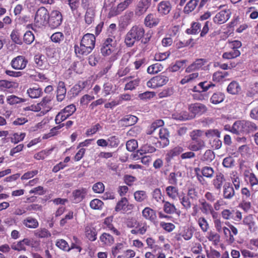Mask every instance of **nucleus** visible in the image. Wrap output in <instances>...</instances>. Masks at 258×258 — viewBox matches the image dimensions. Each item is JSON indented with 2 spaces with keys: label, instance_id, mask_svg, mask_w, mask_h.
Listing matches in <instances>:
<instances>
[{
  "label": "nucleus",
  "instance_id": "nucleus-42",
  "mask_svg": "<svg viewBox=\"0 0 258 258\" xmlns=\"http://www.w3.org/2000/svg\"><path fill=\"white\" fill-rule=\"evenodd\" d=\"M244 177L248 179L249 183L252 188L254 186L258 185V179L254 173L249 171L245 172Z\"/></svg>",
  "mask_w": 258,
  "mask_h": 258
},
{
  "label": "nucleus",
  "instance_id": "nucleus-24",
  "mask_svg": "<svg viewBox=\"0 0 258 258\" xmlns=\"http://www.w3.org/2000/svg\"><path fill=\"white\" fill-rule=\"evenodd\" d=\"M99 240L103 247L111 246L115 241L113 236L109 233L103 232L99 237Z\"/></svg>",
  "mask_w": 258,
  "mask_h": 258
},
{
  "label": "nucleus",
  "instance_id": "nucleus-9",
  "mask_svg": "<svg viewBox=\"0 0 258 258\" xmlns=\"http://www.w3.org/2000/svg\"><path fill=\"white\" fill-rule=\"evenodd\" d=\"M221 214L223 219L232 220L235 223H239L242 219V213L237 209H224Z\"/></svg>",
  "mask_w": 258,
  "mask_h": 258
},
{
  "label": "nucleus",
  "instance_id": "nucleus-33",
  "mask_svg": "<svg viewBox=\"0 0 258 258\" xmlns=\"http://www.w3.org/2000/svg\"><path fill=\"white\" fill-rule=\"evenodd\" d=\"M142 213L145 219L151 222L154 221L157 217L156 211L149 207L144 208Z\"/></svg>",
  "mask_w": 258,
  "mask_h": 258
},
{
  "label": "nucleus",
  "instance_id": "nucleus-47",
  "mask_svg": "<svg viewBox=\"0 0 258 258\" xmlns=\"http://www.w3.org/2000/svg\"><path fill=\"white\" fill-rule=\"evenodd\" d=\"M163 69V66L160 63H156L148 67L147 72L150 74H155L162 71Z\"/></svg>",
  "mask_w": 258,
  "mask_h": 258
},
{
  "label": "nucleus",
  "instance_id": "nucleus-31",
  "mask_svg": "<svg viewBox=\"0 0 258 258\" xmlns=\"http://www.w3.org/2000/svg\"><path fill=\"white\" fill-rule=\"evenodd\" d=\"M226 90L231 95H238L241 92V88L238 82L233 81L228 85Z\"/></svg>",
  "mask_w": 258,
  "mask_h": 258
},
{
  "label": "nucleus",
  "instance_id": "nucleus-8",
  "mask_svg": "<svg viewBox=\"0 0 258 258\" xmlns=\"http://www.w3.org/2000/svg\"><path fill=\"white\" fill-rule=\"evenodd\" d=\"M116 41L113 36L106 38L100 48V52L104 56H108L114 52L116 49Z\"/></svg>",
  "mask_w": 258,
  "mask_h": 258
},
{
  "label": "nucleus",
  "instance_id": "nucleus-52",
  "mask_svg": "<svg viewBox=\"0 0 258 258\" xmlns=\"http://www.w3.org/2000/svg\"><path fill=\"white\" fill-rule=\"evenodd\" d=\"M207 238L209 241H212L214 245L218 244L220 240V235L212 231L208 233Z\"/></svg>",
  "mask_w": 258,
  "mask_h": 258
},
{
  "label": "nucleus",
  "instance_id": "nucleus-7",
  "mask_svg": "<svg viewBox=\"0 0 258 258\" xmlns=\"http://www.w3.org/2000/svg\"><path fill=\"white\" fill-rule=\"evenodd\" d=\"M227 227L224 226L223 234L225 242L228 245L232 244L235 241V236L238 234V229L229 222L225 223Z\"/></svg>",
  "mask_w": 258,
  "mask_h": 258
},
{
  "label": "nucleus",
  "instance_id": "nucleus-14",
  "mask_svg": "<svg viewBox=\"0 0 258 258\" xmlns=\"http://www.w3.org/2000/svg\"><path fill=\"white\" fill-rule=\"evenodd\" d=\"M28 63V60L24 56L19 55L13 58L11 66L15 70H22L24 69Z\"/></svg>",
  "mask_w": 258,
  "mask_h": 258
},
{
  "label": "nucleus",
  "instance_id": "nucleus-11",
  "mask_svg": "<svg viewBox=\"0 0 258 258\" xmlns=\"http://www.w3.org/2000/svg\"><path fill=\"white\" fill-rule=\"evenodd\" d=\"M63 20L61 13L58 10H53L49 15L48 23L51 29L58 28L62 23Z\"/></svg>",
  "mask_w": 258,
  "mask_h": 258
},
{
  "label": "nucleus",
  "instance_id": "nucleus-32",
  "mask_svg": "<svg viewBox=\"0 0 258 258\" xmlns=\"http://www.w3.org/2000/svg\"><path fill=\"white\" fill-rule=\"evenodd\" d=\"M183 148L178 146L169 150L166 154L165 159L166 161H170L174 157L179 155L183 152Z\"/></svg>",
  "mask_w": 258,
  "mask_h": 258
},
{
  "label": "nucleus",
  "instance_id": "nucleus-56",
  "mask_svg": "<svg viewBox=\"0 0 258 258\" xmlns=\"http://www.w3.org/2000/svg\"><path fill=\"white\" fill-rule=\"evenodd\" d=\"M204 135V131L200 130H197L193 131L190 133V137L191 139V142H198L200 141H203L201 137Z\"/></svg>",
  "mask_w": 258,
  "mask_h": 258
},
{
  "label": "nucleus",
  "instance_id": "nucleus-27",
  "mask_svg": "<svg viewBox=\"0 0 258 258\" xmlns=\"http://www.w3.org/2000/svg\"><path fill=\"white\" fill-rule=\"evenodd\" d=\"M207 62V60L204 58L197 59L192 63L189 65L185 69V72L187 73L199 70Z\"/></svg>",
  "mask_w": 258,
  "mask_h": 258
},
{
  "label": "nucleus",
  "instance_id": "nucleus-2",
  "mask_svg": "<svg viewBox=\"0 0 258 258\" xmlns=\"http://www.w3.org/2000/svg\"><path fill=\"white\" fill-rule=\"evenodd\" d=\"M145 30L141 25H134L124 37V43L127 47L133 46L136 41H140L145 36Z\"/></svg>",
  "mask_w": 258,
  "mask_h": 258
},
{
  "label": "nucleus",
  "instance_id": "nucleus-37",
  "mask_svg": "<svg viewBox=\"0 0 258 258\" xmlns=\"http://www.w3.org/2000/svg\"><path fill=\"white\" fill-rule=\"evenodd\" d=\"M163 211L165 213L170 215L177 213V209L176 208L174 204L164 200H163Z\"/></svg>",
  "mask_w": 258,
  "mask_h": 258
},
{
  "label": "nucleus",
  "instance_id": "nucleus-4",
  "mask_svg": "<svg viewBox=\"0 0 258 258\" xmlns=\"http://www.w3.org/2000/svg\"><path fill=\"white\" fill-rule=\"evenodd\" d=\"M188 110L191 114L190 116L187 114L186 112H182L179 114L177 119L180 120H186L195 117L196 116H200L207 111V108L203 104L195 103L188 106Z\"/></svg>",
  "mask_w": 258,
  "mask_h": 258
},
{
  "label": "nucleus",
  "instance_id": "nucleus-62",
  "mask_svg": "<svg viewBox=\"0 0 258 258\" xmlns=\"http://www.w3.org/2000/svg\"><path fill=\"white\" fill-rule=\"evenodd\" d=\"M34 235L36 237L43 238L50 236L51 234L47 229L43 228L36 230L34 232Z\"/></svg>",
  "mask_w": 258,
  "mask_h": 258
},
{
  "label": "nucleus",
  "instance_id": "nucleus-34",
  "mask_svg": "<svg viewBox=\"0 0 258 258\" xmlns=\"http://www.w3.org/2000/svg\"><path fill=\"white\" fill-rule=\"evenodd\" d=\"M113 219V218L112 216L106 217L104 219L103 223L106 225V228L110 230L114 235L116 236H120L121 235V232L114 227L112 224Z\"/></svg>",
  "mask_w": 258,
  "mask_h": 258
},
{
  "label": "nucleus",
  "instance_id": "nucleus-10",
  "mask_svg": "<svg viewBox=\"0 0 258 258\" xmlns=\"http://www.w3.org/2000/svg\"><path fill=\"white\" fill-rule=\"evenodd\" d=\"M226 7V8L220 11L216 14L213 18V21L215 23L218 25L223 24L226 23L230 18L231 13L230 10L227 8V6L223 5L218 7L219 9H221Z\"/></svg>",
  "mask_w": 258,
  "mask_h": 258
},
{
  "label": "nucleus",
  "instance_id": "nucleus-55",
  "mask_svg": "<svg viewBox=\"0 0 258 258\" xmlns=\"http://www.w3.org/2000/svg\"><path fill=\"white\" fill-rule=\"evenodd\" d=\"M17 83L14 82L9 81L6 80H0V88L1 89H11L16 87Z\"/></svg>",
  "mask_w": 258,
  "mask_h": 258
},
{
  "label": "nucleus",
  "instance_id": "nucleus-15",
  "mask_svg": "<svg viewBox=\"0 0 258 258\" xmlns=\"http://www.w3.org/2000/svg\"><path fill=\"white\" fill-rule=\"evenodd\" d=\"M172 8V5L169 1H162L158 4L157 10L160 16H164L170 13Z\"/></svg>",
  "mask_w": 258,
  "mask_h": 258
},
{
  "label": "nucleus",
  "instance_id": "nucleus-26",
  "mask_svg": "<svg viewBox=\"0 0 258 258\" xmlns=\"http://www.w3.org/2000/svg\"><path fill=\"white\" fill-rule=\"evenodd\" d=\"M200 210L205 215H209L210 213H214V210L211 204L207 202L205 199L199 200Z\"/></svg>",
  "mask_w": 258,
  "mask_h": 258
},
{
  "label": "nucleus",
  "instance_id": "nucleus-59",
  "mask_svg": "<svg viewBox=\"0 0 258 258\" xmlns=\"http://www.w3.org/2000/svg\"><path fill=\"white\" fill-rule=\"evenodd\" d=\"M53 150V148H51L49 150H43L41 151L40 152L35 154L34 156V158L38 160H43L46 157L49 155L51 152Z\"/></svg>",
  "mask_w": 258,
  "mask_h": 258
},
{
  "label": "nucleus",
  "instance_id": "nucleus-54",
  "mask_svg": "<svg viewBox=\"0 0 258 258\" xmlns=\"http://www.w3.org/2000/svg\"><path fill=\"white\" fill-rule=\"evenodd\" d=\"M201 173L204 177L211 179L214 176V170L210 166H204L201 169Z\"/></svg>",
  "mask_w": 258,
  "mask_h": 258
},
{
  "label": "nucleus",
  "instance_id": "nucleus-53",
  "mask_svg": "<svg viewBox=\"0 0 258 258\" xmlns=\"http://www.w3.org/2000/svg\"><path fill=\"white\" fill-rule=\"evenodd\" d=\"M25 136V133H21L20 134H19L18 133H16L12 135L10 138V140L12 143L16 144L20 142L23 141Z\"/></svg>",
  "mask_w": 258,
  "mask_h": 258
},
{
  "label": "nucleus",
  "instance_id": "nucleus-38",
  "mask_svg": "<svg viewBox=\"0 0 258 258\" xmlns=\"http://www.w3.org/2000/svg\"><path fill=\"white\" fill-rule=\"evenodd\" d=\"M138 117L133 115L124 116L120 120L123 125L128 126L135 124L138 121Z\"/></svg>",
  "mask_w": 258,
  "mask_h": 258
},
{
  "label": "nucleus",
  "instance_id": "nucleus-19",
  "mask_svg": "<svg viewBox=\"0 0 258 258\" xmlns=\"http://www.w3.org/2000/svg\"><path fill=\"white\" fill-rule=\"evenodd\" d=\"M222 196L224 199L231 200L235 196V191L232 185L228 182L223 187Z\"/></svg>",
  "mask_w": 258,
  "mask_h": 258
},
{
  "label": "nucleus",
  "instance_id": "nucleus-39",
  "mask_svg": "<svg viewBox=\"0 0 258 258\" xmlns=\"http://www.w3.org/2000/svg\"><path fill=\"white\" fill-rule=\"evenodd\" d=\"M199 2V0L189 1L183 8V11L184 13L185 14H189L191 12H193L198 6Z\"/></svg>",
  "mask_w": 258,
  "mask_h": 258
},
{
  "label": "nucleus",
  "instance_id": "nucleus-48",
  "mask_svg": "<svg viewBox=\"0 0 258 258\" xmlns=\"http://www.w3.org/2000/svg\"><path fill=\"white\" fill-rule=\"evenodd\" d=\"M156 148L150 144H145L143 145L140 150L138 151V153L140 155L145 154L146 153H152L156 151Z\"/></svg>",
  "mask_w": 258,
  "mask_h": 258
},
{
  "label": "nucleus",
  "instance_id": "nucleus-28",
  "mask_svg": "<svg viewBox=\"0 0 258 258\" xmlns=\"http://www.w3.org/2000/svg\"><path fill=\"white\" fill-rule=\"evenodd\" d=\"M51 100L52 98L50 96H46L44 97L41 101L39 103L42 109L41 113L43 115L51 109Z\"/></svg>",
  "mask_w": 258,
  "mask_h": 258
},
{
  "label": "nucleus",
  "instance_id": "nucleus-21",
  "mask_svg": "<svg viewBox=\"0 0 258 258\" xmlns=\"http://www.w3.org/2000/svg\"><path fill=\"white\" fill-rule=\"evenodd\" d=\"M149 226L146 222H138L134 229L131 230V233L134 235H144L147 232Z\"/></svg>",
  "mask_w": 258,
  "mask_h": 258
},
{
  "label": "nucleus",
  "instance_id": "nucleus-18",
  "mask_svg": "<svg viewBox=\"0 0 258 258\" xmlns=\"http://www.w3.org/2000/svg\"><path fill=\"white\" fill-rule=\"evenodd\" d=\"M226 181V177L224 174L222 172H218L216 174L212 182L215 189L220 190L225 184Z\"/></svg>",
  "mask_w": 258,
  "mask_h": 258
},
{
  "label": "nucleus",
  "instance_id": "nucleus-64",
  "mask_svg": "<svg viewBox=\"0 0 258 258\" xmlns=\"http://www.w3.org/2000/svg\"><path fill=\"white\" fill-rule=\"evenodd\" d=\"M55 245L57 247L64 251H70V248L69 247L68 243L63 239H58L56 241Z\"/></svg>",
  "mask_w": 258,
  "mask_h": 258
},
{
  "label": "nucleus",
  "instance_id": "nucleus-63",
  "mask_svg": "<svg viewBox=\"0 0 258 258\" xmlns=\"http://www.w3.org/2000/svg\"><path fill=\"white\" fill-rule=\"evenodd\" d=\"M198 86L201 89V92L207 91L210 88H213L215 85L211 82L204 81L198 84Z\"/></svg>",
  "mask_w": 258,
  "mask_h": 258
},
{
  "label": "nucleus",
  "instance_id": "nucleus-6",
  "mask_svg": "<svg viewBox=\"0 0 258 258\" xmlns=\"http://www.w3.org/2000/svg\"><path fill=\"white\" fill-rule=\"evenodd\" d=\"M49 12L44 7H40L36 11L34 17V25L38 28L45 26L49 19Z\"/></svg>",
  "mask_w": 258,
  "mask_h": 258
},
{
  "label": "nucleus",
  "instance_id": "nucleus-17",
  "mask_svg": "<svg viewBox=\"0 0 258 258\" xmlns=\"http://www.w3.org/2000/svg\"><path fill=\"white\" fill-rule=\"evenodd\" d=\"M160 20L153 13L148 14L144 19V24L147 27L152 28L159 24Z\"/></svg>",
  "mask_w": 258,
  "mask_h": 258
},
{
  "label": "nucleus",
  "instance_id": "nucleus-45",
  "mask_svg": "<svg viewBox=\"0 0 258 258\" xmlns=\"http://www.w3.org/2000/svg\"><path fill=\"white\" fill-rule=\"evenodd\" d=\"M65 36L61 32H56L53 33L50 37L52 42L56 44H60L64 40Z\"/></svg>",
  "mask_w": 258,
  "mask_h": 258
},
{
  "label": "nucleus",
  "instance_id": "nucleus-57",
  "mask_svg": "<svg viewBox=\"0 0 258 258\" xmlns=\"http://www.w3.org/2000/svg\"><path fill=\"white\" fill-rule=\"evenodd\" d=\"M186 61V60H185L176 61L175 64L171 66L169 68V71L172 72H175L180 70V69H183Z\"/></svg>",
  "mask_w": 258,
  "mask_h": 258
},
{
  "label": "nucleus",
  "instance_id": "nucleus-49",
  "mask_svg": "<svg viewBox=\"0 0 258 258\" xmlns=\"http://www.w3.org/2000/svg\"><path fill=\"white\" fill-rule=\"evenodd\" d=\"M228 75V74L227 72L217 71L213 74L212 80L215 82H221L224 80L225 78L227 77Z\"/></svg>",
  "mask_w": 258,
  "mask_h": 258
},
{
  "label": "nucleus",
  "instance_id": "nucleus-1",
  "mask_svg": "<svg viewBox=\"0 0 258 258\" xmlns=\"http://www.w3.org/2000/svg\"><path fill=\"white\" fill-rule=\"evenodd\" d=\"M96 38L94 34L87 33L82 37L80 45H75L74 49L76 54L87 55L95 47Z\"/></svg>",
  "mask_w": 258,
  "mask_h": 258
},
{
  "label": "nucleus",
  "instance_id": "nucleus-5",
  "mask_svg": "<svg viewBox=\"0 0 258 258\" xmlns=\"http://www.w3.org/2000/svg\"><path fill=\"white\" fill-rule=\"evenodd\" d=\"M198 197V192L194 187L189 188L186 195L182 193L179 197V200L183 208L186 210L190 209L191 207V203L190 199L196 200Z\"/></svg>",
  "mask_w": 258,
  "mask_h": 258
},
{
  "label": "nucleus",
  "instance_id": "nucleus-3",
  "mask_svg": "<svg viewBox=\"0 0 258 258\" xmlns=\"http://www.w3.org/2000/svg\"><path fill=\"white\" fill-rule=\"evenodd\" d=\"M257 130L256 124L246 120L236 121L233 124L231 132L237 135H246Z\"/></svg>",
  "mask_w": 258,
  "mask_h": 258
},
{
  "label": "nucleus",
  "instance_id": "nucleus-46",
  "mask_svg": "<svg viewBox=\"0 0 258 258\" xmlns=\"http://www.w3.org/2000/svg\"><path fill=\"white\" fill-rule=\"evenodd\" d=\"M201 28V25L199 22H192L190 28L186 29V33L188 34H197L200 32Z\"/></svg>",
  "mask_w": 258,
  "mask_h": 258
},
{
  "label": "nucleus",
  "instance_id": "nucleus-13",
  "mask_svg": "<svg viewBox=\"0 0 258 258\" xmlns=\"http://www.w3.org/2000/svg\"><path fill=\"white\" fill-rule=\"evenodd\" d=\"M134 208V205L129 204L127 198L123 197L116 203L114 210L116 212H121L125 213L132 211Z\"/></svg>",
  "mask_w": 258,
  "mask_h": 258
},
{
  "label": "nucleus",
  "instance_id": "nucleus-12",
  "mask_svg": "<svg viewBox=\"0 0 258 258\" xmlns=\"http://www.w3.org/2000/svg\"><path fill=\"white\" fill-rule=\"evenodd\" d=\"M169 81L167 76L164 75H157L152 77L147 82L148 87L156 89L166 85Z\"/></svg>",
  "mask_w": 258,
  "mask_h": 258
},
{
  "label": "nucleus",
  "instance_id": "nucleus-29",
  "mask_svg": "<svg viewBox=\"0 0 258 258\" xmlns=\"http://www.w3.org/2000/svg\"><path fill=\"white\" fill-rule=\"evenodd\" d=\"M88 82L79 81L77 84L75 85L70 90V92L73 97H75L78 96L81 92L86 87Z\"/></svg>",
  "mask_w": 258,
  "mask_h": 258
},
{
  "label": "nucleus",
  "instance_id": "nucleus-22",
  "mask_svg": "<svg viewBox=\"0 0 258 258\" xmlns=\"http://www.w3.org/2000/svg\"><path fill=\"white\" fill-rule=\"evenodd\" d=\"M243 224L247 226L251 232H256L258 230V226L255 222L253 216L248 215L245 216L243 220Z\"/></svg>",
  "mask_w": 258,
  "mask_h": 258
},
{
  "label": "nucleus",
  "instance_id": "nucleus-50",
  "mask_svg": "<svg viewBox=\"0 0 258 258\" xmlns=\"http://www.w3.org/2000/svg\"><path fill=\"white\" fill-rule=\"evenodd\" d=\"M205 147V143L204 141L198 142H191L189 145V149L193 151H197L202 150Z\"/></svg>",
  "mask_w": 258,
  "mask_h": 258
},
{
  "label": "nucleus",
  "instance_id": "nucleus-20",
  "mask_svg": "<svg viewBox=\"0 0 258 258\" xmlns=\"http://www.w3.org/2000/svg\"><path fill=\"white\" fill-rule=\"evenodd\" d=\"M159 143L162 148L167 146L169 144V134L168 130L165 128H161L159 132Z\"/></svg>",
  "mask_w": 258,
  "mask_h": 258
},
{
  "label": "nucleus",
  "instance_id": "nucleus-16",
  "mask_svg": "<svg viewBox=\"0 0 258 258\" xmlns=\"http://www.w3.org/2000/svg\"><path fill=\"white\" fill-rule=\"evenodd\" d=\"M152 0H140L135 9V15L141 16L144 14L151 5Z\"/></svg>",
  "mask_w": 258,
  "mask_h": 258
},
{
  "label": "nucleus",
  "instance_id": "nucleus-40",
  "mask_svg": "<svg viewBox=\"0 0 258 258\" xmlns=\"http://www.w3.org/2000/svg\"><path fill=\"white\" fill-rule=\"evenodd\" d=\"M27 94L31 98H37L42 94V89L39 87H34L30 88L27 90Z\"/></svg>",
  "mask_w": 258,
  "mask_h": 258
},
{
  "label": "nucleus",
  "instance_id": "nucleus-35",
  "mask_svg": "<svg viewBox=\"0 0 258 258\" xmlns=\"http://www.w3.org/2000/svg\"><path fill=\"white\" fill-rule=\"evenodd\" d=\"M165 191L167 196L173 200H175L177 198H179L180 196L179 195V190L178 187L175 185H170L166 187Z\"/></svg>",
  "mask_w": 258,
  "mask_h": 258
},
{
  "label": "nucleus",
  "instance_id": "nucleus-61",
  "mask_svg": "<svg viewBox=\"0 0 258 258\" xmlns=\"http://www.w3.org/2000/svg\"><path fill=\"white\" fill-rule=\"evenodd\" d=\"M240 55V52L238 50H233L229 52H224L222 57L224 59H232L239 56Z\"/></svg>",
  "mask_w": 258,
  "mask_h": 258
},
{
  "label": "nucleus",
  "instance_id": "nucleus-43",
  "mask_svg": "<svg viewBox=\"0 0 258 258\" xmlns=\"http://www.w3.org/2000/svg\"><path fill=\"white\" fill-rule=\"evenodd\" d=\"M225 95L221 92L214 93L210 98V102L213 104H218L224 101Z\"/></svg>",
  "mask_w": 258,
  "mask_h": 258
},
{
  "label": "nucleus",
  "instance_id": "nucleus-60",
  "mask_svg": "<svg viewBox=\"0 0 258 258\" xmlns=\"http://www.w3.org/2000/svg\"><path fill=\"white\" fill-rule=\"evenodd\" d=\"M258 94V82L254 83L247 89L246 95L249 97H252Z\"/></svg>",
  "mask_w": 258,
  "mask_h": 258
},
{
  "label": "nucleus",
  "instance_id": "nucleus-51",
  "mask_svg": "<svg viewBox=\"0 0 258 258\" xmlns=\"http://www.w3.org/2000/svg\"><path fill=\"white\" fill-rule=\"evenodd\" d=\"M194 232V229L191 227H185L181 232L180 235L185 240H188L191 238Z\"/></svg>",
  "mask_w": 258,
  "mask_h": 258
},
{
  "label": "nucleus",
  "instance_id": "nucleus-41",
  "mask_svg": "<svg viewBox=\"0 0 258 258\" xmlns=\"http://www.w3.org/2000/svg\"><path fill=\"white\" fill-rule=\"evenodd\" d=\"M23 224L26 227L29 228H36L39 226V223L37 220L35 218L29 217L23 221Z\"/></svg>",
  "mask_w": 258,
  "mask_h": 258
},
{
  "label": "nucleus",
  "instance_id": "nucleus-25",
  "mask_svg": "<svg viewBox=\"0 0 258 258\" xmlns=\"http://www.w3.org/2000/svg\"><path fill=\"white\" fill-rule=\"evenodd\" d=\"M86 237L90 241H95L97 239V231L95 227L92 225H87L84 229Z\"/></svg>",
  "mask_w": 258,
  "mask_h": 258
},
{
  "label": "nucleus",
  "instance_id": "nucleus-58",
  "mask_svg": "<svg viewBox=\"0 0 258 258\" xmlns=\"http://www.w3.org/2000/svg\"><path fill=\"white\" fill-rule=\"evenodd\" d=\"M197 222L203 232H206L208 231L209 228V225L205 217H200L197 220Z\"/></svg>",
  "mask_w": 258,
  "mask_h": 258
},
{
  "label": "nucleus",
  "instance_id": "nucleus-23",
  "mask_svg": "<svg viewBox=\"0 0 258 258\" xmlns=\"http://www.w3.org/2000/svg\"><path fill=\"white\" fill-rule=\"evenodd\" d=\"M87 192V189L83 187L74 190L72 192L73 202L79 203L82 201L85 198Z\"/></svg>",
  "mask_w": 258,
  "mask_h": 258
},
{
  "label": "nucleus",
  "instance_id": "nucleus-30",
  "mask_svg": "<svg viewBox=\"0 0 258 258\" xmlns=\"http://www.w3.org/2000/svg\"><path fill=\"white\" fill-rule=\"evenodd\" d=\"M67 89L64 82L59 81L58 83L56 90V99L58 101L61 102L66 97Z\"/></svg>",
  "mask_w": 258,
  "mask_h": 258
},
{
  "label": "nucleus",
  "instance_id": "nucleus-44",
  "mask_svg": "<svg viewBox=\"0 0 258 258\" xmlns=\"http://www.w3.org/2000/svg\"><path fill=\"white\" fill-rule=\"evenodd\" d=\"M95 10L89 9L86 11L85 14L84 19L85 23L88 25H91L95 20Z\"/></svg>",
  "mask_w": 258,
  "mask_h": 258
},
{
  "label": "nucleus",
  "instance_id": "nucleus-36",
  "mask_svg": "<svg viewBox=\"0 0 258 258\" xmlns=\"http://www.w3.org/2000/svg\"><path fill=\"white\" fill-rule=\"evenodd\" d=\"M134 1L135 0H124L119 3L115 8L114 15H117L121 13L128 8V7L134 2Z\"/></svg>",
  "mask_w": 258,
  "mask_h": 258
}]
</instances>
